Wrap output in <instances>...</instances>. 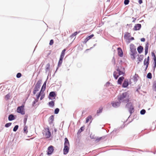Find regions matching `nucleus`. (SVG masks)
Here are the masks:
<instances>
[{"label": "nucleus", "mask_w": 156, "mask_h": 156, "mask_svg": "<svg viewBox=\"0 0 156 156\" xmlns=\"http://www.w3.org/2000/svg\"><path fill=\"white\" fill-rule=\"evenodd\" d=\"M102 110L103 108L102 107H100L99 109L97 111V113L98 114L101 113L102 112Z\"/></svg>", "instance_id": "31"}, {"label": "nucleus", "mask_w": 156, "mask_h": 156, "mask_svg": "<svg viewBox=\"0 0 156 156\" xmlns=\"http://www.w3.org/2000/svg\"><path fill=\"white\" fill-rule=\"evenodd\" d=\"M117 51L119 56L120 57H122L123 56V52L120 48H117Z\"/></svg>", "instance_id": "12"}, {"label": "nucleus", "mask_w": 156, "mask_h": 156, "mask_svg": "<svg viewBox=\"0 0 156 156\" xmlns=\"http://www.w3.org/2000/svg\"><path fill=\"white\" fill-rule=\"evenodd\" d=\"M24 106L23 105L21 106L18 107L17 109V112L19 113H21L22 115L25 114V111L24 110Z\"/></svg>", "instance_id": "6"}, {"label": "nucleus", "mask_w": 156, "mask_h": 156, "mask_svg": "<svg viewBox=\"0 0 156 156\" xmlns=\"http://www.w3.org/2000/svg\"><path fill=\"white\" fill-rule=\"evenodd\" d=\"M92 118V117L91 115H89L86 118V123H87L89 121H90Z\"/></svg>", "instance_id": "28"}, {"label": "nucleus", "mask_w": 156, "mask_h": 156, "mask_svg": "<svg viewBox=\"0 0 156 156\" xmlns=\"http://www.w3.org/2000/svg\"><path fill=\"white\" fill-rule=\"evenodd\" d=\"M47 66H48V67L47 68V69H49V67H50V65L49 63H48L47 64Z\"/></svg>", "instance_id": "52"}, {"label": "nucleus", "mask_w": 156, "mask_h": 156, "mask_svg": "<svg viewBox=\"0 0 156 156\" xmlns=\"http://www.w3.org/2000/svg\"><path fill=\"white\" fill-rule=\"evenodd\" d=\"M22 75L20 73H18L16 75V77L18 78H19Z\"/></svg>", "instance_id": "44"}, {"label": "nucleus", "mask_w": 156, "mask_h": 156, "mask_svg": "<svg viewBox=\"0 0 156 156\" xmlns=\"http://www.w3.org/2000/svg\"><path fill=\"white\" fill-rule=\"evenodd\" d=\"M113 76L115 79H117L119 76L117 71H115L113 73Z\"/></svg>", "instance_id": "18"}, {"label": "nucleus", "mask_w": 156, "mask_h": 156, "mask_svg": "<svg viewBox=\"0 0 156 156\" xmlns=\"http://www.w3.org/2000/svg\"><path fill=\"white\" fill-rule=\"evenodd\" d=\"M19 126L18 125H16L14 128L13 131L14 132H16Z\"/></svg>", "instance_id": "35"}, {"label": "nucleus", "mask_w": 156, "mask_h": 156, "mask_svg": "<svg viewBox=\"0 0 156 156\" xmlns=\"http://www.w3.org/2000/svg\"><path fill=\"white\" fill-rule=\"evenodd\" d=\"M149 46L148 43L146 44L145 45V55H146L147 53L148 49Z\"/></svg>", "instance_id": "24"}, {"label": "nucleus", "mask_w": 156, "mask_h": 156, "mask_svg": "<svg viewBox=\"0 0 156 156\" xmlns=\"http://www.w3.org/2000/svg\"><path fill=\"white\" fill-rule=\"evenodd\" d=\"M46 81H45L43 84V86L41 88V91H40L39 93L36 95L37 97V100L36 102L38 101V99L40 96H41L40 100H42L43 99L45 96V94L44 92V91L46 87Z\"/></svg>", "instance_id": "2"}, {"label": "nucleus", "mask_w": 156, "mask_h": 156, "mask_svg": "<svg viewBox=\"0 0 156 156\" xmlns=\"http://www.w3.org/2000/svg\"><path fill=\"white\" fill-rule=\"evenodd\" d=\"M54 119V116L53 115H51L49 119V122L52 123Z\"/></svg>", "instance_id": "27"}, {"label": "nucleus", "mask_w": 156, "mask_h": 156, "mask_svg": "<svg viewBox=\"0 0 156 156\" xmlns=\"http://www.w3.org/2000/svg\"><path fill=\"white\" fill-rule=\"evenodd\" d=\"M129 0H125L124 1V4L125 5H128L129 2Z\"/></svg>", "instance_id": "41"}, {"label": "nucleus", "mask_w": 156, "mask_h": 156, "mask_svg": "<svg viewBox=\"0 0 156 156\" xmlns=\"http://www.w3.org/2000/svg\"><path fill=\"white\" fill-rule=\"evenodd\" d=\"M130 48L131 50V51L133 53H135V52L136 53V49L134 45L132 44H131L130 45Z\"/></svg>", "instance_id": "14"}, {"label": "nucleus", "mask_w": 156, "mask_h": 156, "mask_svg": "<svg viewBox=\"0 0 156 156\" xmlns=\"http://www.w3.org/2000/svg\"><path fill=\"white\" fill-rule=\"evenodd\" d=\"M138 62L137 64H138L140 62L142 61L143 59V55H140L137 58Z\"/></svg>", "instance_id": "21"}, {"label": "nucleus", "mask_w": 156, "mask_h": 156, "mask_svg": "<svg viewBox=\"0 0 156 156\" xmlns=\"http://www.w3.org/2000/svg\"><path fill=\"white\" fill-rule=\"evenodd\" d=\"M15 119L14 116L12 115H10L8 117V119L9 121H12Z\"/></svg>", "instance_id": "26"}, {"label": "nucleus", "mask_w": 156, "mask_h": 156, "mask_svg": "<svg viewBox=\"0 0 156 156\" xmlns=\"http://www.w3.org/2000/svg\"><path fill=\"white\" fill-rule=\"evenodd\" d=\"M146 112V111L144 109L142 110L140 112V114L142 115L144 114Z\"/></svg>", "instance_id": "42"}, {"label": "nucleus", "mask_w": 156, "mask_h": 156, "mask_svg": "<svg viewBox=\"0 0 156 156\" xmlns=\"http://www.w3.org/2000/svg\"><path fill=\"white\" fill-rule=\"evenodd\" d=\"M84 129V127L83 126L81 127L80 129L78 131L77 133L79 134L80 133L82 132L83 131Z\"/></svg>", "instance_id": "30"}, {"label": "nucleus", "mask_w": 156, "mask_h": 156, "mask_svg": "<svg viewBox=\"0 0 156 156\" xmlns=\"http://www.w3.org/2000/svg\"><path fill=\"white\" fill-rule=\"evenodd\" d=\"M94 36V35L92 34L87 37L84 40V42L86 43L88 40L91 39Z\"/></svg>", "instance_id": "16"}, {"label": "nucleus", "mask_w": 156, "mask_h": 156, "mask_svg": "<svg viewBox=\"0 0 156 156\" xmlns=\"http://www.w3.org/2000/svg\"><path fill=\"white\" fill-rule=\"evenodd\" d=\"M69 146H64L63 149L64 154H66L68 153L69 150Z\"/></svg>", "instance_id": "10"}, {"label": "nucleus", "mask_w": 156, "mask_h": 156, "mask_svg": "<svg viewBox=\"0 0 156 156\" xmlns=\"http://www.w3.org/2000/svg\"><path fill=\"white\" fill-rule=\"evenodd\" d=\"M11 123L10 122L7 123L5 124V126L6 127H8L11 125Z\"/></svg>", "instance_id": "39"}, {"label": "nucleus", "mask_w": 156, "mask_h": 156, "mask_svg": "<svg viewBox=\"0 0 156 156\" xmlns=\"http://www.w3.org/2000/svg\"><path fill=\"white\" fill-rule=\"evenodd\" d=\"M54 43V41L53 40H51L49 43V44L50 45H52Z\"/></svg>", "instance_id": "47"}, {"label": "nucleus", "mask_w": 156, "mask_h": 156, "mask_svg": "<svg viewBox=\"0 0 156 156\" xmlns=\"http://www.w3.org/2000/svg\"><path fill=\"white\" fill-rule=\"evenodd\" d=\"M141 27V25L140 24H137L135 25L133 29L135 31L139 30Z\"/></svg>", "instance_id": "11"}, {"label": "nucleus", "mask_w": 156, "mask_h": 156, "mask_svg": "<svg viewBox=\"0 0 156 156\" xmlns=\"http://www.w3.org/2000/svg\"><path fill=\"white\" fill-rule=\"evenodd\" d=\"M140 40L141 41L143 42L145 41V39L144 38H141Z\"/></svg>", "instance_id": "50"}, {"label": "nucleus", "mask_w": 156, "mask_h": 156, "mask_svg": "<svg viewBox=\"0 0 156 156\" xmlns=\"http://www.w3.org/2000/svg\"><path fill=\"white\" fill-rule=\"evenodd\" d=\"M118 99L120 102L127 103L129 101V95L127 92H124L119 95Z\"/></svg>", "instance_id": "1"}, {"label": "nucleus", "mask_w": 156, "mask_h": 156, "mask_svg": "<svg viewBox=\"0 0 156 156\" xmlns=\"http://www.w3.org/2000/svg\"><path fill=\"white\" fill-rule=\"evenodd\" d=\"M153 88L154 90L156 91V83H154V84Z\"/></svg>", "instance_id": "46"}, {"label": "nucleus", "mask_w": 156, "mask_h": 156, "mask_svg": "<svg viewBox=\"0 0 156 156\" xmlns=\"http://www.w3.org/2000/svg\"><path fill=\"white\" fill-rule=\"evenodd\" d=\"M10 97V96L9 95V94H8L5 96V98L6 100H8L9 98Z\"/></svg>", "instance_id": "45"}, {"label": "nucleus", "mask_w": 156, "mask_h": 156, "mask_svg": "<svg viewBox=\"0 0 156 156\" xmlns=\"http://www.w3.org/2000/svg\"><path fill=\"white\" fill-rule=\"evenodd\" d=\"M54 151L53 147L52 146L49 147L48 149L47 154L48 155L51 154Z\"/></svg>", "instance_id": "9"}, {"label": "nucleus", "mask_w": 156, "mask_h": 156, "mask_svg": "<svg viewBox=\"0 0 156 156\" xmlns=\"http://www.w3.org/2000/svg\"><path fill=\"white\" fill-rule=\"evenodd\" d=\"M64 146H69V142L67 138L65 139Z\"/></svg>", "instance_id": "17"}, {"label": "nucleus", "mask_w": 156, "mask_h": 156, "mask_svg": "<svg viewBox=\"0 0 156 156\" xmlns=\"http://www.w3.org/2000/svg\"><path fill=\"white\" fill-rule=\"evenodd\" d=\"M23 131L24 133H27L28 132L27 131V127L26 126H25L23 128Z\"/></svg>", "instance_id": "32"}, {"label": "nucleus", "mask_w": 156, "mask_h": 156, "mask_svg": "<svg viewBox=\"0 0 156 156\" xmlns=\"http://www.w3.org/2000/svg\"><path fill=\"white\" fill-rule=\"evenodd\" d=\"M134 40V38L133 37H130V38H129V41H130V40L132 41V40Z\"/></svg>", "instance_id": "53"}, {"label": "nucleus", "mask_w": 156, "mask_h": 156, "mask_svg": "<svg viewBox=\"0 0 156 156\" xmlns=\"http://www.w3.org/2000/svg\"><path fill=\"white\" fill-rule=\"evenodd\" d=\"M43 135L46 138H49L51 136V133L49 131L48 127L45 128L44 131V132L43 133Z\"/></svg>", "instance_id": "4"}, {"label": "nucleus", "mask_w": 156, "mask_h": 156, "mask_svg": "<svg viewBox=\"0 0 156 156\" xmlns=\"http://www.w3.org/2000/svg\"><path fill=\"white\" fill-rule=\"evenodd\" d=\"M127 105H128V106H130V107L129 108V111L130 113L131 114L133 112V106H132V104L131 103H129Z\"/></svg>", "instance_id": "13"}, {"label": "nucleus", "mask_w": 156, "mask_h": 156, "mask_svg": "<svg viewBox=\"0 0 156 156\" xmlns=\"http://www.w3.org/2000/svg\"><path fill=\"white\" fill-rule=\"evenodd\" d=\"M27 116H25V117L24 119V120H23L24 123L25 124L26 123L27 119Z\"/></svg>", "instance_id": "40"}, {"label": "nucleus", "mask_w": 156, "mask_h": 156, "mask_svg": "<svg viewBox=\"0 0 156 156\" xmlns=\"http://www.w3.org/2000/svg\"><path fill=\"white\" fill-rule=\"evenodd\" d=\"M49 105L51 107H53L54 105V102L53 101H51L49 103Z\"/></svg>", "instance_id": "34"}, {"label": "nucleus", "mask_w": 156, "mask_h": 156, "mask_svg": "<svg viewBox=\"0 0 156 156\" xmlns=\"http://www.w3.org/2000/svg\"><path fill=\"white\" fill-rule=\"evenodd\" d=\"M147 77L148 78L151 79L152 78V75L151 73H149L147 74Z\"/></svg>", "instance_id": "37"}, {"label": "nucleus", "mask_w": 156, "mask_h": 156, "mask_svg": "<svg viewBox=\"0 0 156 156\" xmlns=\"http://www.w3.org/2000/svg\"><path fill=\"white\" fill-rule=\"evenodd\" d=\"M59 111V110L58 108H56L55 110V114H58V113Z\"/></svg>", "instance_id": "43"}, {"label": "nucleus", "mask_w": 156, "mask_h": 156, "mask_svg": "<svg viewBox=\"0 0 156 156\" xmlns=\"http://www.w3.org/2000/svg\"><path fill=\"white\" fill-rule=\"evenodd\" d=\"M116 71L119 73V75L124 74L125 73V69L124 67L120 66L118 67L116 69Z\"/></svg>", "instance_id": "5"}, {"label": "nucleus", "mask_w": 156, "mask_h": 156, "mask_svg": "<svg viewBox=\"0 0 156 156\" xmlns=\"http://www.w3.org/2000/svg\"><path fill=\"white\" fill-rule=\"evenodd\" d=\"M152 56L154 57V58L156 57L155 54L153 52L152 53Z\"/></svg>", "instance_id": "49"}, {"label": "nucleus", "mask_w": 156, "mask_h": 156, "mask_svg": "<svg viewBox=\"0 0 156 156\" xmlns=\"http://www.w3.org/2000/svg\"><path fill=\"white\" fill-rule=\"evenodd\" d=\"M56 95L55 93L54 92H51L49 94V96L51 98H54L55 97Z\"/></svg>", "instance_id": "22"}, {"label": "nucleus", "mask_w": 156, "mask_h": 156, "mask_svg": "<svg viewBox=\"0 0 156 156\" xmlns=\"http://www.w3.org/2000/svg\"><path fill=\"white\" fill-rule=\"evenodd\" d=\"M124 79V77L123 76L119 77L118 80V83L119 84H121Z\"/></svg>", "instance_id": "23"}, {"label": "nucleus", "mask_w": 156, "mask_h": 156, "mask_svg": "<svg viewBox=\"0 0 156 156\" xmlns=\"http://www.w3.org/2000/svg\"><path fill=\"white\" fill-rule=\"evenodd\" d=\"M120 102H113L112 103V106L114 107H117L119 106L120 105Z\"/></svg>", "instance_id": "15"}, {"label": "nucleus", "mask_w": 156, "mask_h": 156, "mask_svg": "<svg viewBox=\"0 0 156 156\" xmlns=\"http://www.w3.org/2000/svg\"><path fill=\"white\" fill-rule=\"evenodd\" d=\"M63 59V58H60L58 64V67H60L61 66L62 62Z\"/></svg>", "instance_id": "29"}, {"label": "nucleus", "mask_w": 156, "mask_h": 156, "mask_svg": "<svg viewBox=\"0 0 156 156\" xmlns=\"http://www.w3.org/2000/svg\"><path fill=\"white\" fill-rule=\"evenodd\" d=\"M138 2L139 3V4H140L141 3H142L143 1L142 0H139L138 1Z\"/></svg>", "instance_id": "51"}, {"label": "nucleus", "mask_w": 156, "mask_h": 156, "mask_svg": "<svg viewBox=\"0 0 156 156\" xmlns=\"http://www.w3.org/2000/svg\"><path fill=\"white\" fill-rule=\"evenodd\" d=\"M131 37L130 34L129 33H126L124 35V37L125 39H126V42H127L128 43H129L130 42V41H129V38Z\"/></svg>", "instance_id": "7"}, {"label": "nucleus", "mask_w": 156, "mask_h": 156, "mask_svg": "<svg viewBox=\"0 0 156 156\" xmlns=\"http://www.w3.org/2000/svg\"><path fill=\"white\" fill-rule=\"evenodd\" d=\"M66 51V49H63L61 53L60 57V58H63L64 56L65 55V52Z\"/></svg>", "instance_id": "20"}, {"label": "nucleus", "mask_w": 156, "mask_h": 156, "mask_svg": "<svg viewBox=\"0 0 156 156\" xmlns=\"http://www.w3.org/2000/svg\"><path fill=\"white\" fill-rule=\"evenodd\" d=\"M41 81V80H39L36 84L33 92L34 94H35L39 90Z\"/></svg>", "instance_id": "3"}, {"label": "nucleus", "mask_w": 156, "mask_h": 156, "mask_svg": "<svg viewBox=\"0 0 156 156\" xmlns=\"http://www.w3.org/2000/svg\"><path fill=\"white\" fill-rule=\"evenodd\" d=\"M79 33V32H74L73 34H72L71 35V36H70L71 37H72V38L73 37H74L75 36H76Z\"/></svg>", "instance_id": "33"}, {"label": "nucleus", "mask_w": 156, "mask_h": 156, "mask_svg": "<svg viewBox=\"0 0 156 156\" xmlns=\"http://www.w3.org/2000/svg\"><path fill=\"white\" fill-rule=\"evenodd\" d=\"M102 138V137H99V138H97L96 139V140H95V141L96 142H98L99 141H100Z\"/></svg>", "instance_id": "36"}, {"label": "nucleus", "mask_w": 156, "mask_h": 156, "mask_svg": "<svg viewBox=\"0 0 156 156\" xmlns=\"http://www.w3.org/2000/svg\"><path fill=\"white\" fill-rule=\"evenodd\" d=\"M131 55L132 56V58H133V59H135V53H133L132 54H131Z\"/></svg>", "instance_id": "48"}, {"label": "nucleus", "mask_w": 156, "mask_h": 156, "mask_svg": "<svg viewBox=\"0 0 156 156\" xmlns=\"http://www.w3.org/2000/svg\"><path fill=\"white\" fill-rule=\"evenodd\" d=\"M37 98H36V99L35 100V101H34L33 102V104H35L36 102H36V101L37 100Z\"/></svg>", "instance_id": "54"}, {"label": "nucleus", "mask_w": 156, "mask_h": 156, "mask_svg": "<svg viewBox=\"0 0 156 156\" xmlns=\"http://www.w3.org/2000/svg\"><path fill=\"white\" fill-rule=\"evenodd\" d=\"M129 85V83L127 81L125 80L122 84V87H126Z\"/></svg>", "instance_id": "25"}, {"label": "nucleus", "mask_w": 156, "mask_h": 156, "mask_svg": "<svg viewBox=\"0 0 156 156\" xmlns=\"http://www.w3.org/2000/svg\"><path fill=\"white\" fill-rule=\"evenodd\" d=\"M153 59H154V69L156 66V57L154 58Z\"/></svg>", "instance_id": "38"}, {"label": "nucleus", "mask_w": 156, "mask_h": 156, "mask_svg": "<svg viewBox=\"0 0 156 156\" xmlns=\"http://www.w3.org/2000/svg\"><path fill=\"white\" fill-rule=\"evenodd\" d=\"M137 50L139 53H141L142 52L143 50V48L142 46H140L138 47Z\"/></svg>", "instance_id": "19"}, {"label": "nucleus", "mask_w": 156, "mask_h": 156, "mask_svg": "<svg viewBox=\"0 0 156 156\" xmlns=\"http://www.w3.org/2000/svg\"><path fill=\"white\" fill-rule=\"evenodd\" d=\"M149 57L148 56L147 58H145L144 61V65L146 66L145 70H146L149 65Z\"/></svg>", "instance_id": "8"}]
</instances>
